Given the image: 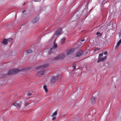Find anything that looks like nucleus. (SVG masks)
<instances>
[{
	"instance_id": "9",
	"label": "nucleus",
	"mask_w": 121,
	"mask_h": 121,
	"mask_svg": "<svg viewBox=\"0 0 121 121\" xmlns=\"http://www.w3.org/2000/svg\"><path fill=\"white\" fill-rule=\"evenodd\" d=\"M45 73L44 70H41L40 71L38 72V74L41 75Z\"/></svg>"
},
{
	"instance_id": "11",
	"label": "nucleus",
	"mask_w": 121,
	"mask_h": 121,
	"mask_svg": "<svg viewBox=\"0 0 121 121\" xmlns=\"http://www.w3.org/2000/svg\"><path fill=\"white\" fill-rule=\"evenodd\" d=\"M95 99L96 98L94 97H92V98L91 99V103L93 104L95 103Z\"/></svg>"
},
{
	"instance_id": "26",
	"label": "nucleus",
	"mask_w": 121,
	"mask_h": 121,
	"mask_svg": "<svg viewBox=\"0 0 121 121\" xmlns=\"http://www.w3.org/2000/svg\"><path fill=\"white\" fill-rule=\"evenodd\" d=\"M73 70L75 69H76V67L75 66H73Z\"/></svg>"
},
{
	"instance_id": "3",
	"label": "nucleus",
	"mask_w": 121,
	"mask_h": 121,
	"mask_svg": "<svg viewBox=\"0 0 121 121\" xmlns=\"http://www.w3.org/2000/svg\"><path fill=\"white\" fill-rule=\"evenodd\" d=\"M107 56H106L105 57L99 58L98 60L97 61L98 63H99L101 62H102L104 61L106 59Z\"/></svg>"
},
{
	"instance_id": "15",
	"label": "nucleus",
	"mask_w": 121,
	"mask_h": 121,
	"mask_svg": "<svg viewBox=\"0 0 121 121\" xmlns=\"http://www.w3.org/2000/svg\"><path fill=\"white\" fill-rule=\"evenodd\" d=\"M7 74L8 75H9L13 74L12 70L9 71L8 72Z\"/></svg>"
},
{
	"instance_id": "14",
	"label": "nucleus",
	"mask_w": 121,
	"mask_h": 121,
	"mask_svg": "<svg viewBox=\"0 0 121 121\" xmlns=\"http://www.w3.org/2000/svg\"><path fill=\"white\" fill-rule=\"evenodd\" d=\"M39 18H35L33 20L32 22L33 23H35L37 22L39 20Z\"/></svg>"
},
{
	"instance_id": "12",
	"label": "nucleus",
	"mask_w": 121,
	"mask_h": 121,
	"mask_svg": "<svg viewBox=\"0 0 121 121\" xmlns=\"http://www.w3.org/2000/svg\"><path fill=\"white\" fill-rule=\"evenodd\" d=\"M2 43L6 45L8 44L7 41L5 39H4L2 42Z\"/></svg>"
},
{
	"instance_id": "10",
	"label": "nucleus",
	"mask_w": 121,
	"mask_h": 121,
	"mask_svg": "<svg viewBox=\"0 0 121 121\" xmlns=\"http://www.w3.org/2000/svg\"><path fill=\"white\" fill-rule=\"evenodd\" d=\"M13 74H16L18 73L19 71V70L18 69H14L12 70Z\"/></svg>"
},
{
	"instance_id": "27",
	"label": "nucleus",
	"mask_w": 121,
	"mask_h": 121,
	"mask_svg": "<svg viewBox=\"0 0 121 121\" xmlns=\"http://www.w3.org/2000/svg\"><path fill=\"white\" fill-rule=\"evenodd\" d=\"M99 34V35H101V34L100 32H97L96 33V34L97 35H98Z\"/></svg>"
},
{
	"instance_id": "19",
	"label": "nucleus",
	"mask_w": 121,
	"mask_h": 121,
	"mask_svg": "<svg viewBox=\"0 0 121 121\" xmlns=\"http://www.w3.org/2000/svg\"><path fill=\"white\" fill-rule=\"evenodd\" d=\"M32 52V51L30 50H28L26 51V53H31Z\"/></svg>"
},
{
	"instance_id": "17",
	"label": "nucleus",
	"mask_w": 121,
	"mask_h": 121,
	"mask_svg": "<svg viewBox=\"0 0 121 121\" xmlns=\"http://www.w3.org/2000/svg\"><path fill=\"white\" fill-rule=\"evenodd\" d=\"M57 113V111H56L54 113H53L52 114V117H54L55 116Z\"/></svg>"
},
{
	"instance_id": "22",
	"label": "nucleus",
	"mask_w": 121,
	"mask_h": 121,
	"mask_svg": "<svg viewBox=\"0 0 121 121\" xmlns=\"http://www.w3.org/2000/svg\"><path fill=\"white\" fill-rule=\"evenodd\" d=\"M57 47V45L56 44H55L52 47V49H55Z\"/></svg>"
},
{
	"instance_id": "13",
	"label": "nucleus",
	"mask_w": 121,
	"mask_h": 121,
	"mask_svg": "<svg viewBox=\"0 0 121 121\" xmlns=\"http://www.w3.org/2000/svg\"><path fill=\"white\" fill-rule=\"evenodd\" d=\"M66 39V38H65L62 39L61 40V42L62 44H63L64 43Z\"/></svg>"
},
{
	"instance_id": "8",
	"label": "nucleus",
	"mask_w": 121,
	"mask_h": 121,
	"mask_svg": "<svg viewBox=\"0 0 121 121\" xmlns=\"http://www.w3.org/2000/svg\"><path fill=\"white\" fill-rule=\"evenodd\" d=\"M13 105L15 106L18 109H19L21 105V104H18L16 103H15L13 104Z\"/></svg>"
},
{
	"instance_id": "2",
	"label": "nucleus",
	"mask_w": 121,
	"mask_h": 121,
	"mask_svg": "<svg viewBox=\"0 0 121 121\" xmlns=\"http://www.w3.org/2000/svg\"><path fill=\"white\" fill-rule=\"evenodd\" d=\"M48 64H46L43 65L42 66L38 67L36 68V69L37 70H39L44 69L45 68L48 67Z\"/></svg>"
},
{
	"instance_id": "5",
	"label": "nucleus",
	"mask_w": 121,
	"mask_h": 121,
	"mask_svg": "<svg viewBox=\"0 0 121 121\" xmlns=\"http://www.w3.org/2000/svg\"><path fill=\"white\" fill-rule=\"evenodd\" d=\"M58 77H52L51 79V81L52 82H54L58 80Z\"/></svg>"
},
{
	"instance_id": "1",
	"label": "nucleus",
	"mask_w": 121,
	"mask_h": 121,
	"mask_svg": "<svg viewBox=\"0 0 121 121\" xmlns=\"http://www.w3.org/2000/svg\"><path fill=\"white\" fill-rule=\"evenodd\" d=\"M65 56V55L63 54H62L59 55L58 56L56 57L54 59L55 60H58L63 58Z\"/></svg>"
},
{
	"instance_id": "21",
	"label": "nucleus",
	"mask_w": 121,
	"mask_h": 121,
	"mask_svg": "<svg viewBox=\"0 0 121 121\" xmlns=\"http://www.w3.org/2000/svg\"><path fill=\"white\" fill-rule=\"evenodd\" d=\"M108 42L107 41H105L104 42V43L103 44V45H105V46H106V45L107 46V44H108Z\"/></svg>"
},
{
	"instance_id": "6",
	"label": "nucleus",
	"mask_w": 121,
	"mask_h": 121,
	"mask_svg": "<svg viewBox=\"0 0 121 121\" xmlns=\"http://www.w3.org/2000/svg\"><path fill=\"white\" fill-rule=\"evenodd\" d=\"M83 54V51L81 50L78 52L76 54V56L80 57Z\"/></svg>"
},
{
	"instance_id": "29",
	"label": "nucleus",
	"mask_w": 121,
	"mask_h": 121,
	"mask_svg": "<svg viewBox=\"0 0 121 121\" xmlns=\"http://www.w3.org/2000/svg\"><path fill=\"white\" fill-rule=\"evenodd\" d=\"M107 54L108 52H105L104 53V54L105 55H107Z\"/></svg>"
},
{
	"instance_id": "31",
	"label": "nucleus",
	"mask_w": 121,
	"mask_h": 121,
	"mask_svg": "<svg viewBox=\"0 0 121 121\" xmlns=\"http://www.w3.org/2000/svg\"><path fill=\"white\" fill-rule=\"evenodd\" d=\"M81 41L82 42H83L84 41V39H82L81 40Z\"/></svg>"
},
{
	"instance_id": "25",
	"label": "nucleus",
	"mask_w": 121,
	"mask_h": 121,
	"mask_svg": "<svg viewBox=\"0 0 121 121\" xmlns=\"http://www.w3.org/2000/svg\"><path fill=\"white\" fill-rule=\"evenodd\" d=\"M99 48H97V49H95L94 50V52H96V51H97V50H99Z\"/></svg>"
},
{
	"instance_id": "7",
	"label": "nucleus",
	"mask_w": 121,
	"mask_h": 121,
	"mask_svg": "<svg viewBox=\"0 0 121 121\" xmlns=\"http://www.w3.org/2000/svg\"><path fill=\"white\" fill-rule=\"evenodd\" d=\"M74 51V50L73 49H71L67 50L66 52V53L68 55H69L73 53Z\"/></svg>"
},
{
	"instance_id": "24",
	"label": "nucleus",
	"mask_w": 121,
	"mask_h": 121,
	"mask_svg": "<svg viewBox=\"0 0 121 121\" xmlns=\"http://www.w3.org/2000/svg\"><path fill=\"white\" fill-rule=\"evenodd\" d=\"M119 47V46L117 45V44L116 45L115 47V49L116 50H117L118 49V48Z\"/></svg>"
},
{
	"instance_id": "30",
	"label": "nucleus",
	"mask_w": 121,
	"mask_h": 121,
	"mask_svg": "<svg viewBox=\"0 0 121 121\" xmlns=\"http://www.w3.org/2000/svg\"><path fill=\"white\" fill-rule=\"evenodd\" d=\"M31 95V93H29L28 94V96H30Z\"/></svg>"
},
{
	"instance_id": "4",
	"label": "nucleus",
	"mask_w": 121,
	"mask_h": 121,
	"mask_svg": "<svg viewBox=\"0 0 121 121\" xmlns=\"http://www.w3.org/2000/svg\"><path fill=\"white\" fill-rule=\"evenodd\" d=\"M62 29L60 28L58 29L56 33V36L60 35L62 33Z\"/></svg>"
},
{
	"instance_id": "28",
	"label": "nucleus",
	"mask_w": 121,
	"mask_h": 121,
	"mask_svg": "<svg viewBox=\"0 0 121 121\" xmlns=\"http://www.w3.org/2000/svg\"><path fill=\"white\" fill-rule=\"evenodd\" d=\"M56 117H54L52 119V120H54L56 119Z\"/></svg>"
},
{
	"instance_id": "18",
	"label": "nucleus",
	"mask_w": 121,
	"mask_h": 121,
	"mask_svg": "<svg viewBox=\"0 0 121 121\" xmlns=\"http://www.w3.org/2000/svg\"><path fill=\"white\" fill-rule=\"evenodd\" d=\"M103 53L100 54H99V56H98V58H100L102 56H103Z\"/></svg>"
},
{
	"instance_id": "23",
	"label": "nucleus",
	"mask_w": 121,
	"mask_h": 121,
	"mask_svg": "<svg viewBox=\"0 0 121 121\" xmlns=\"http://www.w3.org/2000/svg\"><path fill=\"white\" fill-rule=\"evenodd\" d=\"M52 48H51L49 50V51L48 52V53L49 54H51V53L52 51Z\"/></svg>"
},
{
	"instance_id": "20",
	"label": "nucleus",
	"mask_w": 121,
	"mask_h": 121,
	"mask_svg": "<svg viewBox=\"0 0 121 121\" xmlns=\"http://www.w3.org/2000/svg\"><path fill=\"white\" fill-rule=\"evenodd\" d=\"M121 43V39L117 43V45L119 46L120 44Z\"/></svg>"
},
{
	"instance_id": "16",
	"label": "nucleus",
	"mask_w": 121,
	"mask_h": 121,
	"mask_svg": "<svg viewBox=\"0 0 121 121\" xmlns=\"http://www.w3.org/2000/svg\"><path fill=\"white\" fill-rule=\"evenodd\" d=\"M43 88L45 90V92H48V90L47 88V86L45 85H44L43 86Z\"/></svg>"
}]
</instances>
